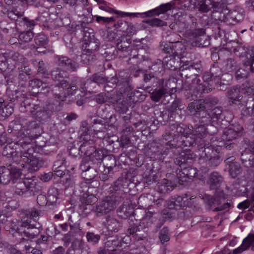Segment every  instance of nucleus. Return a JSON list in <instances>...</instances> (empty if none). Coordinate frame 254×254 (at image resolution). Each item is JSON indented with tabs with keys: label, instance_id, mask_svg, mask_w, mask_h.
Here are the masks:
<instances>
[{
	"label": "nucleus",
	"instance_id": "obj_11",
	"mask_svg": "<svg viewBox=\"0 0 254 254\" xmlns=\"http://www.w3.org/2000/svg\"><path fill=\"white\" fill-rule=\"evenodd\" d=\"M128 239V237H125L112 239L108 240L105 245V247H100L98 249V254H122L123 252L120 250L115 249L116 247H121L123 244H127L125 242Z\"/></svg>",
	"mask_w": 254,
	"mask_h": 254
},
{
	"label": "nucleus",
	"instance_id": "obj_49",
	"mask_svg": "<svg viewBox=\"0 0 254 254\" xmlns=\"http://www.w3.org/2000/svg\"><path fill=\"white\" fill-rule=\"evenodd\" d=\"M226 169L228 170L230 175L233 178L237 177L242 171V169L238 163L226 165Z\"/></svg>",
	"mask_w": 254,
	"mask_h": 254
},
{
	"label": "nucleus",
	"instance_id": "obj_19",
	"mask_svg": "<svg viewBox=\"0 0 254 254\" xmlns=\"http://www.w3.org/2000/svg\"><path fill=\"white\" fill-rule=\"evenodd\" d=\"M243 130L240 125L231 126L223 130L222 139L225 142H232L242 136Z\"/></svg>",
	"mask_w": 254,
	"mask_h": 254
},
{
	"label": "nucleus",
	"instance_id": "obj_38",
	"mask_svg": "<svg viewBox=\"0 0 254 254\" xmlns=\"http://www.w3.org/2000/svg\"><path fill=\"white\" fill-rule=\"evenodd\" d=\"M59 190L58 189L55 187H51L49 189L48 195L47 196L48 206L50 208H53L57 206L59 203L58 202L59 199Z\"/></svg>",
	"mask_w": 254,
	"mask_h": 254
},
{
	"label": "nucleus",
	"instance_id": "obj_5",
	"mask_svg": "<svg viewBox=\"0 0 254 254\" xmlns=\"http://www.w3.org/2000/svg\"><path fill=\"white\" fill-rule=\"evenodd\" d=\"M227 195L223 190H216L213 196H208L205 198L204 202L206 209L213 211H220L229 209L231 202L225 201Z\"/></svg>",
	"mask_w": 254,
	"mask_h": 254
},
{
	"label": "nucleus",
	"instance_id": "obj_44",
	"mask_svg": "<svg viewBox=\"0 0 254 254\" xmlns=\"http://www.w3.org/2000/svg\"><path fill=\"white\" fill-rule=\"evenodd\" d=\"M171 232L167 226L163 227L158 233V239L162 245L166 246L170 240Z\"/></svg>",
	"mask_w": 254,
	"mask_h": 254
},
{
	"label": "nucleus",
	"instance_id": "obj_24",
	"mask_svg": "<svg viewBox=\"0 0 254 254\" xmlns=\"http://www.w3.org/2000/svg\"><path fill=\"white\" fill-rule=\"evenodd\" d=\"M181 171L177 176L174 175V178L177 180V183L179 184L183 185V183L188 181V179H191L194 177L196 174L195 169L190 167V166H183L181 168Z\"/></svg>",
	"mask_w": 254,
	"mask_h": 254
},
{
	"label": "nucleus",
	"instance_id": "obj_35",
	"mask_svg": "<svg viewBox=\"0 0 254 254\" xmlns=\"http://www.w3.org/2000/svg\"><path fill=\"white\" fill-rule=\"evenodd\" d=\"M223 182V177L217 172L211 173L208 177L207 184L210 190H217Z\"/></svg>",
	"mask_w": 254,
	"mask_h": 254
},
{
	"label": "nucleus",
	"instance_id": "obj_8",
	"mask_svg": "<svg viewBox=\"0 0 254 254\" xmlns=\"http://www.w3.org/2000/svg\"><path fill=\"white\" fill-rule=\"evenodd\" d=\"M225 118L223 109L217 107L212 110L203 111L200 114L199 123L203 125H210L212 126L218 125Z\"/></svg>",
	"mask_w": 254,
	"mask_h": 254
},
{
	"label": "nucleus",
	"instance_id": "obj_4",
	"mask_svg": "<svg viewBox=\"0 0 254 254\" xmlns=\"http://www.w3.org/2000/svg\"><path fill=\"white\" fill-rule=\"evenodd\" d=\"M12 183L15 193L20 196L34 195L41 190L39 184L32 178H15Z\"/></svg>",
	"mask_w": 254,
	"mask_h": 254
},
{
	"label": "nucleus",
	"instance_id": "obj_21",
	"mask_svg": "<svg viewBox=\"0 0 254 254\" xmlns=\"http://www.w3.org/2000/svg\"><path fill=\"white\" fill-rule=\"evenodd\" d=\"M99 45L100 43L97 40H90L86 43L85 51L86 53L81 55L82 61L84 64H89L92 63L94 60L93 55H92V54L98 50Z\"/></svg>",
	"mask_w": 254,
	"mask_h": 254
},
{
	"label": "nucleus",
	"instance_id": "obj_51",
	"mask_svg": "<svg viewBox=\"0 0 254 254\" xmlns=\"http://www.w3.org/2000/svg\"><path fill=\"white\" fill-rule=\"evenodd\" d=\"M93 144V140L84 141L82 144L80 145L81 154H83L86 156L91 154L95 149L94 147L92 145Z\"/></svg>",
	"mask_w": 254,
	"mask_h": 254
},
{
	"label": "nucleus",
	"instance_id": "obj_46",
	"mask_svg": "<svg viewBox=\"0 0 254 254\" xmlns=\"http://www.w3.org/2000/svg\"><path fill=\"white\" fill-rule=\"evenodd\" d=\"M14 144H7L3 149L2 154L3 156L7 158H11L15 162V160L17 158V154L16 153V150L14 149Z\"/></svg>",
	"mask_w": 254,
	"mask_h": 254
},
{
	"label": "nucleus",
	"instance_id": "obj_16",
	"mask_svg": "<svg viewBox=\"0 0 254 254\" xmlns=\"http://www.w3.org/2000/svg\"><path fill=\"white\" fill-rule=\"evenodd\" d=\"M20 131L25 137L35 138L40 136L42 130L39 124L35 121H31L22 124Z\"/></svg>",
	"mask_w": 254,
	"mask_h": 254
},
{
	"label": "nucleus",
	"instance_id": "obj_36",
	"mask_svg": "<svg viewBox=\"0 0 254 254\" xmlns=\"http://www.w3.org/2000/svg\"><path fill=\"white\" fill-rule=\"evenodd\" d=\"M86 164V162L82 161L80 165V169L82 171L84 178L87 180H92L97 175L96 172L97 167L93 165H90V167H87L86 165H85Z\"/></svg>",
	"mask_w": 254,
	"mask_h": 254
},
{
	"label": "nucleus",
	"instance_id": "obj_2",
	"mask_svg": "<svg viewBox=\"0 0 254 254\" xmlns=\"http://www.w3.org/2000/svg\"><path fill=\"white\" fill-rule=\"evenodd\" d=\"M201 72V65L199 63L186 64L180 67V75L182 78H192V85L189 89L195 88L201 93L205 92V85L200 83L197 76Z\"/></svg>",
	"mask_w": 254,
	"mask_h": 254
},
{
	"label": "nucleus",
	"instance_id": "obj_6",
	"mask_svg": "<svg viewBox=\"0 0 254 254\" xmlns=\"http://www.w3.org/2000/svg\"><path fill=\"white\" fill-rule=\"evenodd\" d=\"M129 184V180L126 175L119 177L109 188V191L112 194L110 196L115 197L119 203L122 202L127 197Z\"/></svg>",
	"mask_w": 254,
	"mask_h": 254
},
{
	"label": "nucleus",
	"instance_id": "obj_13",
	"mask_svg": "<svg viewBox=\"0 0 254 254\" xmlns=\"http://www.w3.org/2000/svg\"><path fill=\"white\" fill-rule=\"evenodd\" d=\"M172 7V4L171 3L168 2L165 4H162L160 5L159 7L144 12L130 13L123 12L121 11H115V12L122 17L128 16L130 17H137L140 14H144L145 17H152L159 15L161 13H164L171 9Z\"/></svg>",
	"mask_w": 254,
	"mask_h": 254
},
{
	"label": "nucleus",
	"instance_id": "obj_37",
	"mask_svg": "<svg viewBox=\"0 0 254 254\" xmlns=\"http://www.w3.org/2000/svg\"><path fill=\"white\" fill-rule=\"evenodd\" d=\"M104 223L107 229L112 232H118L123 226V224L121 221L110 216H108L106 217Z\"/></svg>",
	"mask_w": 254,
	"mask_h": 254
},
{
	"label": "nucleus",
	"instance_id": "obj_50",
	"mask_svg": "<svg viewBox=\"0 0 254 254\" xmlns=\"http://www.w3.org/2000/svg\"><path fill=\"white\" fill-rule=\"evenodd\" d=\"M141 233L142 232L137 225L130 226L127 230V234L133 235L134 238L137 241L143 240L145 238L144 235Z\"/></svg>",
	"mask_w": 254,
	"mask_h": 254
},
{
	"label": "nucleus",
	"instance_id": "obj_39",
	"mask_svg": "<svg viewBox=\"0 0 254 254\" xmlns=\"http://www.w3.org/2000/svg\"><path fill=\"white\" fill-rule=\"evenodd\" d=\"M159 88L155 89L151 95V99L155 102H158L161 98L167 93V89L163 86L164 80L163 79L158 80Z\"/></svg>",
	"mask_w": 254,
	"mask_h": 254
},
{
	"label": "nucleus",
	"instance_id": "obj_3",
	"mask_svg": "<svg viewBox=\"0 0 254 254\" xmlns=\"http://www.w3.org/2000/svg\"><path fill=\"white\" fill-rule=\"evenodd\" d=\"M51 75L52 79L55 81L58 82L57 85L54 86V89L51 88V92L56 98L61 101H64L65 98L68 96L66 89L68 85V73L59 67L54 68L51 71Z\"/></svg>",
	"mask_w": 254,
	"mask_h": 254
},
{
	"label": "nucleus",
	"instance_id": "obj_63",
	"mask_svg": "<svg viewBox=\"0 0 254 254\" xmlns=\"http://www.w3.org/2000/svg\"><path fill=\"white\" fill-rule=\"evenodd\" d=\"M15 68V65L10 63V60H0V70L2 71H5L7 69L8 70H13Z\"/></svg>",
	"mask_w": 254,
	"mask_h": 254
},
{
	"label": "nucleus",
	"instance_id": "obj_9",
	"mask_svg": "<svg viewBox=\"0 0 254 254\" xmlns=\"http://www.w3.org/2000/svg\"><path fill=\"white\" fill-rule=\"evenodd\" d=\"M189 17L190 20L188 22V29L186 32V35L193 41L206 33L205 26L208 24V22L205 21L204 23L197 22L196 18L191 14H190Z\"/></svg>",
	"mask_w": 254,
	"mask_h": 254
},
{
	"label": "nucleus",
	"instance_id": "obj_29",
	"mask_svg": "<svg viewBox=\"0 0 254 254\" xmlns=\"http://www.w3.org/2000/svg\"><path fill=\"white\" fill-rule=\"evenodd\" d=\"M191 9H197L202 13H207L213 7V0H190Z\"/></svg>",
	"mask_w": 254,
	"mask_h": 254
},
{
	"label": "nucleus",
	"instance_id": "obj_61",
	"mask_svg": "<svg viewBox=\"0 0 254 254\" xmlns=\"http://www.w3.org/2000/svg\"><path fill=\"white\" fill-rule=\"evenodd\" d=\"M201 124V125L200 126L195 127L194 130L192 129V133L195 134V137H196V138L204 137L207 135L206 128L204 127L205 125Z\"/></svg>",
	"mask_w": 254,
	"mask_h": 254
},
{
	"label": "nucleus",
	"instance_id": "obj_17",
	"mask_svg": "<svg viewBox=\"0 0 254 254\" xmlns=\"http://www.w3.org/2000/svg\"><path fill=\"white\" fill-rule=\"evenodd\" d=\"M30 144L25 143L24 141L22 142L14 143V147L16 150L17 158L15 160L16 164L18 162H27L29 160L28 157L31 154L30 151H33L32 149L30 148Z\"/></svg>",
	"mask_w": 254,
	"mask_h": 254
},
{
	"label": "nucleus",
	"instance_id": "obj_52",
	"mask_svg": "<svg viewBox=\"0 0 254 254\" xmlns=\"http://www.w3.org/2000/svg\"><path fill=\"white\" fill-rule=\"evenodd\" d=\"M242 115L243 116L254 117V100L251 99L247 103L246 106L242 110Z\"/></svg>",
	"mask_w": 254,
	"mask_h": 254
},
{
	"label": "nucleus",
	"instance_id": "obj_41",
	"mask_svg": "<svg viewBox=\"0 0 254 254\" xmlns=\"http://www.w3.org/2000/svg\"><path fill=\"white\" fill-rule=\"evenodd\" d=\"M239 66V64L234 59L229 58L223 61L222 69L225 72H231L237 70Z\"/></svg>",
	"mask_w": 254,
	"mask_h": 254
},
{
	"label": "nucleus",
	"instance_id": "obj_18",
	"mask_svg": "<svg viewBox=\"0 0 254 254\" xmlns=\"http://www.w3.org/2000/svg\"><path fill=\"white\" fill-rule=\"evenodd\" d=\"M107 156V151L105 149L98 148L94 150L89 155L83 158L82 161L86 162V167H90V165H93L97 167L101 165L103 159Z\"/></svg>",
	"mask_w": 254,
	"mask_h": 254
},
{
	"label": "nucleus",
	"instance_id": "obj_42",
	"mask_svg": "<svg viewBox=\"0 0 254 254\" xmlns=\"http://www.w3.org/2000/svg\"><path fill=\"white\" fill-rule=\"evenodd\" d=\"M227 95L229 98V102H232V104L239 105L240 104V98L241 96L240 95V89L236 86H233L229 89L227 93Z\"/></svg>",
	"mask_w": 254,
	"mask_h": 254
},
{
	"label": "nucleus",
	"instance_id": "obj_34",
	"mask_svg": "<svg viewBox=\"0 0 254 254\" xmlns=\"http://www.w3.org/2000/svg\"><path fill=\"white\" fill-rule=\"evenodd\" d=\"M180 61L178 55H169L164 58L163 64L165 68L175 70L179 67Z\"/></svg>",
	"mask_w": 254,
	"mask_h": 254
},
{
	"label": "nucleus",
	"instance_id": "obj_7",
	"mask_svg": "<svg viewBox=\"0 0 254 254\" xmlns=\"http://www.w3.org/2000/svg\"><path fill=\"white\" fill-rule=\"evenodd\" d=\"M116 46L117 51L115 50L113 55L111 56V59L115 58L117 53L118 52L124 54V57H132V59L138 58L139 55L137 53L136 49H133L131 45V38L127 36H122L117 40Z\"/></svg>",
	"mask_w": 254,
	"mask_h": 254
},
{
	"label": "nucleus",
	"instance_id": "obj_23",
	"mask_svg": "<svg viewBox=\"0 0 254 254\" xmlns=\"http://www.w3.org/2000/svg\"><path fill=\"white\" fill-rule=\"evenodd\" d=\"M55 64L61 67H66L73 71L78 68V64L74 60L63 55H56L54 57Z\"/></svg>",
	"mask_w": 254,
	"mask_h": 254
},
{
	"label": "nucleus",
	"instance_id": "obj_28",
	"mask_svg": "<svg viewBox=\"0 0 254 254\" xmlns=\"http://www.w3.org/2000/svg\"><path fill=\"white\" fill-rule=\"evenodd\" d=\"M194 156L195 155L191 150L186 149L174 159V163L179 165L180 168H182L187 164H191L194 159Z\"/></svg>",
	"mask_w": 254,
	"mask_h": 254
},
{
	"label": "nucleus",
	"instance_id": "obj_31",
	"mask_svg": "<svg viewBox=\"0 0 254 254\" xmlns=\"http://www.w3.org/2000/svg\"><path fill=\"white\" fill-rule=\"evenodd\" d=\"M30 112L33 116L40 122H46L50 117L49 113L45 110L44 106L40 104H34L31 108Z\"/></svg>",
	"mask_w": 254,
	"mask_h": 254
},
{
	"label": "nucleus",
	"instance_id": "obj_20",
	"mask_svg": "<svg viewBox=\"0 0 254 254\" xmlns=\"http://www.w3.org/2000/svg\"><path fill=\"white\" fill-rule=\"evenodd\" d=\"M172 145V143L170 142L163 143L157 140H154L151 143V151L155 154L157 158L162 160L164 158V155H167L168 154L170 149L174 148V146Z\"/></svg>",
	"mask_w": 254,
	"mask_h": 254
},
{
	"label": "nucleus",
	"instance_id": "obj_62",
	"mask_svg": "<svg viewBox=\"0 0 254 254\" xmlns=\"http://www.w3.org/2000/svg\"><path fill=\"white\" fill-rule=\"evenodd\" d=\"M8 60H10V63H11V61L14 62L15 65V64H22L26 62V59L18 52L12 53Z\"/></svg>",
	"mask_w": 254,
	"mask_h": 254
},
{
	"label": "nucleus",
	"instance_id": "obj_10",
	"mask_svg": "<svg viewBox=\"0 0 254 254\" xmlns=\"http://www.w3.org/2000/svg\"><path fill=\"white\" fill-rule=\"evenodd\" d=\"M7 167L0 168V183L6 185L11 181L13 182L15 178H20L22 173L20 169L13 164H7Z\"/></svg>",
	"mask_w": 254,
	"mask_h": 254
},
{
	"label": "nucleus",
	"instance_id": "obj_27",
	"mask_svg": "<svg viewBox=\"0 0 254 254\" xmlns=\"http://www.w3.org/2000/svg\"><path fill=\"white\" fill-rule=\"evenodd\" d=\"M245 11L243 8L236 6L232 10H230L225 17L226 21L229 24H235L243 20Z\"/></svg>",
	"mask_w": 254,
	"mask_h": 254
},
{
	"label": "nucleus",
	"instance_id": "obj_54",
	"mask_svg": "<svg viewBox=\"0 0 254 254\" xmlns=\"http://www.w3.org/2000/svg\"><path fill=\"white\" fill-rule=\"evenodd\" d=\"M210 37L207 35L205 33L203 34L202 36L199 37L196 39H194L192 42L195 43L196 46L205 47H207L210 45Z\"/></svg>",
	"mask_w": 254,
	"mask_h": 254
},
{
	"label": "nucleus",
	"instance_id": "obj_64",
	"mask_svg": "<svg viewBox=\"0 0 254 254\" xmlns=\"http://www.w3.org/2000/svg\"><path fill=\"white\" fill-rule=\"evenodd\" d=\"M151 207L149 206L148 211L145 214V219L150 221L151 223L155 222L159 217V211H152L151 210Z\"/></svg>",
	"mask_w": 254,
	"mask_h": 254
},
{
	"label": "nucleus",
	"instance_id": "obj_58",
	"mask_svg": "<svg viewBox=\"0 0 254 254\" xmlns=\"http://www.w3.org/2000/svg\"><path fill=\"white\" fill-rule=\"evenodd\" d=\"M181 102L180 98H176L169 107L168 112L170 113V118H172V120L176 118L175 112L181 107Z\"/></svg>",
	"mask_w": 254,
	"mask_h": 254
},
{
	"label": "nucleus",
	"instance_id": "obj_30",
	"mask_svg": "<svg viewBox=\"0 0 254 254\" xmlns=\"http://www.w3.org/2000/svg\"><path fill=\"white\" fill-rule=\"evenodd\" d=\"M28 158L29 159L27 162H18V164L22 168L27 169L29 172L37 171L44 164L42 160L33 157L32 154L30 155Z\"/></svg>",
	"mask_w": 254,
	"mask_h": 254
},
{
	"label": "nucleus",
	"instance_id": "obj_60",
	"mask_svg": "<svg viewBox=\"0 0 254 254\" xmlns=\"http://www.w3.org/2000/svg\"><path fill=\"white\" fill-rule=\"evenodd\" d=\"M97 201V198L93 194L84 193L81 197V201L83 204L92 205Z\"/></svg>",
	"mask_w": 254,
	"mask_h": 254
},
{
	"label": "nucleus",
	"instance_id": "obj_48",
	"mask_svg": "<svg viewBox=\"0 0 254 254\" xmlns=\"http://www.w3.org/2000/svg\"><path fill=\"white\" fill-rule=\"evenodd\" d=\"M242 163L247 168L254 167V157L250 153L242 152L240 157Z\"/></svg>",
	"mask_w": 254,
	"mask_h": 254
},
{
	"label": "nucleus",
	"instance_id": "obj_14",
	"mask_svg": "<svg viewBox=\"0 0 254 254\" xmlns=\"http://www.w3.org/2000/svg\"><path fill=\"white\" fill-rule=\"evenodd\" d=\"M120 203L116 200L115 197L107 196L105 199L99 202L96 208V215L101 216L114 210Z\"/></svg>",
	"mask_w": 254,
	"mask_h": 254
},
{
	"label": "nucleus",
	"instance_id": "obj_59",
	"mask_svg": "<svg viewBox=\"0 0 254 254\" xmlns=\"http://www.w3.org/2000/svg\"><path fill=\"white\" fill-rule=\"evenodd\" d=\"M203 106L204 109L212 107V106L217 104L219 100L216 97L208 96L204 99H201Z\"/></svg>",
	"mask_w": 254,
	"mask_h": 254
},
{
	"label": "nucleus",
	"instance_id": "obj_32",
	"mask_svg": "<svg viewBox=\"0 0 254 254\" xmlns=\"http://www.w3.org/2000/svg\"><path fill=\"white\" fill-rule=\"evenodd\" d=\"M190 127L184 124L175 123L170 126V130L171 134L174 135L175 137L178 136L180 138L182 136L190 133L193 128L192 126H190Z\"/></svg>",
	"mask_w": 254,
	"mask_h": 254
},
{
	"label": "nucleus",
	"instance_id": "obj_25",
	"mask_svg": "<svg viewBox=\"0 0 254 254\" xmlns=\"http://www.w3.org/2000/svg\"><path fill=\"white\" fill-rule=\"evenodd\" d=\"M29 87L30 90L31 95L36 96L38 94L44 91V93L50 92L51 87L48 86L46 83H43L41 80L37 79H33L29 81Z\"/></svg>",
	"mask_w": 254,
	"mask_h": 254
},
{
	"label": "nucleus",
	"instance_id": "obj_53",
	"mask_svg": "<svg viewBox=\"0 0 254 254\" xmlns=\"http://www.w3.org/2000/svg\"><path fill=\"white\" fill-rule=\"evenodd\" d=\"M154 115L157 121L161 124L165 123L169 119L170 120L172 118H170V113H167V112H161L160 110H156L154 111Z\"/></svg>",
	"mask_w": 254,
	"mask_h": 254
},
{
	"label": "nucleus",
	"instance_id": "obj_57",
	"mask_svg": "<svg viewBox=\"0 0 254 254\" xmlns=\"http://www.w3.org/2000/svg\"><path fill=\"white\" fill-rule=\"evenodd\" d=\"M113 102H117L116 110L120 114H125L128 110V104L127 101H122L119 102L117 99H114Z\"/></svg>",
	"mask_w": 254,
	"mask_h": 254
},
{
	"label": "nucleus",
	"instance_id": "obj_56",
	"mask_svg": "<svg viewBox=\"0 0 254 254\" xmlns=\"http://www.w3.org/2000/svg\"><path fill=\"white\" fill-rule=\"evenodd\" d=\"M13 112V108L5 102L4 106L0 108V120H4L10 116Z\"/></svg>",
	"mask_w": 254,
	"mask_h": 254
},
{
	"label": "nucleus",
	"instance_id": "obj_15",
	"mask_svg": "<svg viewBox=\"0 0 254 254\" xmlns=\"http://www.w3.org/2000/svg\"><path fill=\"white\" fill-rule=\"evenodd\" d=\"M117 87L120 94L128 93L132 89L129 84V78L127 75H116L109 80Z\"/></svg>",
	"mask_w": 254,
	"mask_h": 254
},
{
	"label": "nucleus",
	"instance_id": "obj_47",
	"mask_svg": "<svg viewBox=\"0 0 254 254\" xmlns=\"http://www.w3.org/2000/svg\"><path fill=\"white\" fill-rule=\"evenodd\" d=\"M117 213L119 217L126 219L133 213V210L129 206L122 205L118 208Z\"/></svg>",
	"mask_w": 254,
	"mask_h": 254
},
{
	"label": "nucleus",
	"instance_id": "obj_45",
	"mask_svg": "<svg viewBox=\"0 0 254 254\" xmlns=\"http://www.w3.org/2000/svg\"><path fill=\"white\" fill-rule=\"evenodd\" d=\"M201 99L194 100L193 102L188 105V109L192 114H195L199 111H204V106L202 103Z\"/></svg>",
	"mask_w": 254,
	"mask_h": 254
},
{
	"label": "nucleus",
	"instance_id": "obj_55",
	"mask_svg": "<svg viewBox=\"0 0 254 254\" xmlns=\"http://www.w3.org/2000/svg\"><path fill=\"white\" fill-rule=\"evenodd\" d=\"M101 238V235L99 234H96L93 232H87L86 234V238L87 241L93 245H97L99 243Z\"/></svg>",
	"mask_w": 254,
	"mask_h": 254
},
{
	"label": "nucleus",
	"instance_id": "obj_1",
	"mask_svg": "<svg viewBox=\"0 0 254 254\" xmlns=\"http://www.w3.org/2000/svg\"><path fill=\"white\" fill-rule=\"evenodd\" d=\"M39 213L38 210H31L30 217L12 221L10 233L17 239L20 244L34 238L39 234L40 224L32 221V219L35 220L39 216Z\"/></svg>",
	"mask_w": 254,
	"mask_h": 254
},
{
	"label": "nucleus",
	"instance_id": "obj_40",
	"mask_svg": "<svg viewBox=\"0 0 254 254\" xmlns=\"http://www.w3.org/2000/svg\"><path fill=\"white\" fill-rule=\"evenodd\" d=\"M70 247L75 251L79 250L80 254H88L89 248L88 246L83 241L82 239H75L71 242Z\"/></svg>",
	"mask_w": 254,
	"mask_h": 254
},
{
	"label": "nucleus",
	"instance_id": "obj_33",
	"mask_svg": "<svg viewBox=\"0 0 254 254\" xmlns=\"http://www.w3.org/2000/svg\"><path fill=\"white\" fill-rule=\"evenodd\" d=\"M186 197H183L181 195H175L172 196L168 201L167 205L169 208L174 209V210H180L184 205L185 202L187 200H184L187 198V194H185Z\"/></svg>",
	"mask_w": 254,
	"mask_h": 254
},
{
	"label": "nucleus",
	"instance_id": "obj_43",
	"mask_svg": "<svg viewBox=\"0 0 254 254\" xmlns=\"http://www.w3.org/2000/svg\"><path fill=\"white\" fill-rule=\"evenodd\" d=\"M178 183H177L176 179H174L173 181H169L167 179H164L161 184L159 186V189L161 193H168L172 190L174 186H176Z\"/></svg>",
	"mask_w": 254,
	"mask_h": 254
},
{
	"label": "nucleus",
	"instance_id": "obj_22",
	"mask_svg": "<svg viewBox=\"0 0 254 254\" xmlns=\"http://www.w3.org/2000/svg\"><path fill=\"white\" fill-rule=\"evenodd\" d=\"M174 142L172 145L174 146V148H183L185 147H190L195 145L196 138L195 137V134L191 131L188 134L181 136L179 140H177L176 142L175 141Z\"/></svg>",
	"mask_w": 254,
	"mask_h": 254
},
{
	"label": "nucleus",
	"instance_id": "obj_26",
	"mask_svg": "<svg viewBox=\"0 0 254 254\" xmlns=\"http://www.w3.org/2000/svg\"><path fill=\"white\" fill-rule=\"evenodd\" d=\"M173 36L176 37L173 41H170L168 44L164 43L160 44V50L164 53L169 54L170 55H179V50L178 47L180 48L181 46L179 42V38L176 34H174Z\"/></svg>",
	"mask_w": 254,
	"mask_h": 254
},
{
	"label": "nucleus",
	"instance_id": "obj_12",
	"mask_svg": "<svg viewBox=\"0 0 254 254\" xmlns=\"http://www.w3.org/2000/svg\"><path fill=\"white\" fill-rule=\"evenodd\" d=\"M95 86L94 82L91 78L87 79L85 82H82L78 77H74L69 84V87L66 88V91L67 95H72L74 91L80 88L83 90V96L85 95V92H93Z\"/></svg>",
	"mask_w": 254,
	"mask_h": 254
}]
</instances>
